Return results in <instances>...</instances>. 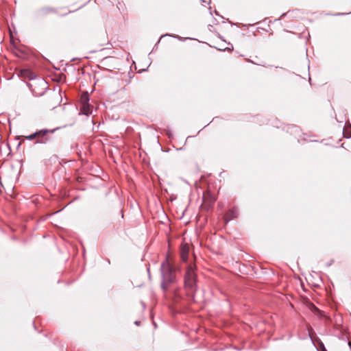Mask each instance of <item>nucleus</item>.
<instances>
[{
  "label": "nucleus",
  "instance_id": "1",
  "mask_svg": "<svg viewBox=\"0 0 351 351\" xmlns=\"http://www.w3.org/2000/svg\"><path fill=\"white\" fill-rule=\"evenodd\" d=\"M161 272L162 276L161 287L165 291L168 289L169 285L174 281L173 270L167 259L161 265Z\"/></svg>",
  "mask_w": 351,
  "mask_h": 351
},
{
  "label": "nucleus",
  "instance_id": "2",
  "mask_svg": "<svg viewBox=\"0 0 351 351\" xmlns=\"http://www.w3.org/2000/svg\"><path fill=\"white\" fill-rule=\"evenodd\" d=\"M185 285L189 288H193L195 285L196 275L194 270V267L190 265L186 271L184 278Z\"/></svg>",
  "mask_w": 351,
  "mask_h": 351
},
{
  "label": "nucleus",
  "instance_id": "3",
  "mask_svg": "<svg viewBox=\"0 0 351 351\" xmlns=\"http://www.w3.org/2000/svg\"><path fill=\"white\" fill-rule=\"evenodd\" d=\"M57 10L55 8L46 6L38 9L34 14L36 19H40L45 17L49 14L56 13Z\"/></svg>",
  "mask_w": 351,
  "mask_h": 351
},
{
  "label": "nucleus",
  "instance_id": "4",
  "mask_svg": "<svg viewBox=\"0 0 351 351\" xmlns=\"http://www.w3.org/2000/svg\"><path fill=\"white\" fill-rule=\"evenodd\" d=\"M57 129H53V130H48V129H43V130H40L39 131H36L28 136H24V138L25 139H27V140H33V139H35L36 138H40V137H43L44 136H45L47 133H53L55 130H56Z\"/></svg>",
  "mask_w": 351,
  "mask_h": 351
},
{
  "label": "nucleus",
  "instance_id": "5",
  "mask_svg": "<svg viewBox=\"0 0 351 351\" xmlns=\"http://www.w3.org/2000/svg\"><path fill=\"white\" fill-rule=\"evenodd\" d=\"M82 99H84L86 102L83 104L79 114H84V115L88 116L89 114H90L92 113V110L90 109V106L88 104V101L89 100L88 95L86 94L85 95H83Z\"/></svg>",
  "mask_w": 351,
  "mask_h": 351
},
{
  "label": "nucleus",
  "instance_id": "6",
  "mask_svg": "<svg viewBox=\"0 0 351 351\" xmlns=\"http://www.w3.org/2000/svg\"><path fill=\"white\" fill-rule=\"evenodd\" d=\"M60 95L56 93H52L48 96L47 106L49 108H55L58 104Z\"/></svg>",
  "mask_w": 351,
  "mask_h": 351
},
{
  "label": "nucleus",
  "instance_id": "7",
  "mask_svg": "<svg viewBox=\"0 0 351 351\" xmlns=\"http://www.w3.org/2000/svg\"><path fill=\"white\" fill-rule=\"evenodd\" d=\"M19 76L27 78L29 80H32L36 77V73L29 69H24L21 70Z\"/></svg>",
  "mask_w": 351,
  "mask_h": 351
},
{
  "label": "nucleus",
  "instance_id": "8",
  "mask_svg": "<svg viewBox=\"0 0 351 351\" xmlns=\"http://www.w3.org/2000/svg\"><path fill=\"white\" fill-rule=\"evenodd\" d=\"M238 215V210L236 208H233L230 210L225 215V220L226 221H228L235 217H237Z\"/></svg>",
  "mask_w": 351,
  "mask_h": 351
},
{
  "label": "nucleus",
  "instance_id": "9",
  "mask_svg": "<svg viewBox=\"0 0 351 351\" xmlns=\"http://www.w3.org/2000/svg\"><path fill=\"white\" fill-rule=\"evenodd\" d=\"M189 251V247L187 245H184L181 249V258L183 261H186L188 258V254Z\"/></svg>",
  "mask_w": 351,
  "mask_h": 351
},
{
  "label": "nucleus",
  "instance_id": "10",
  "mask_svg": "<svg viewBox=\"0 0 351 351\" xmlns=\"http://www.w3.org/2000/svg\"><path fill=\"white\" fill-rule=\"evenodd\" d=\"M171 36V37H173V38H178L179 40H181V37H180V36H178V35H172V34H165V35H162V36H161L160 38V39H159V40L157 42V43L154 45V48H153V49H152V51H154V50H156V49L158 48V44H159V43H160V39H161L162 37H165V36Z\"/></svg>",
  "mask_w": 351,
  "mask_h": 351
},
{
  "label": "nucleus",
  "instance_id": "11",
  "mask_svg": "<svg viewBox=\"0 0 351 351\" xmlns=\"http://www.w3.org/2000/svg\"><path fill=\"white\" fill-rule=\"evenodd\" d=\"M349 14H351V11L348 12V13L337 12V13H335V14H327V15H332V16H343V15Z\"/></svg>",
  "mask_w": 351,
  "mask_h": 351
},
{
  "label": "nucleus",
  "instance_id": "12",
  "mask_svg": "<svg viewBox=\"0 0 351 351\" xmlns=\"http://www.w3.org/2000/svg\"><path fill=\"white\" fill-rule=\"evenodd\" d=\"M304 137L303 138V139L304 141H308V139L307 138V137H308V136L306 134H304ZM309 141H316V140L309 139Z\"/></svg>",
  "mask_w": 351,
  "mask_h": 351
},
{
  "label": "nucleus",
  "instance_id": "13",
  "mask_svg": "<svg viewBox=\"0 0 351 351\" xmlns=\"http://www.w3.org/2000/svg\"><path fill=\"white\" fill-rule=\"evenodd\" d=\"M292 129H293V130H294V131H295V132L298 130V126H296V125H293V126H292Z\"/></svg>",
  "mask_w": 351,
  "mask_h": 351
},
{
  "label": "nucleus",
  "instance_id": "14",
  "mask_svg": "<svg viewBox=\"0 0 351 351\" xmlns=\"http://www.w3.org/2000/svg\"><path fill=\"white\" fill-rule=\"evenodd\" d=\"M11 44L13 45V47L16 49V50H18V49L16 48V47L15 46L14 42L12 40H11Z\"/></svg>",
  "mask_w": 351,
  "mask_h": 351
},
{
  "label": "nucleus",
  "instance_id": "15",
  "mask_svg": "<svg viewBox=\"0 0 351 351\" xmlns=\"http://www.w3.org/2000/svg\"><path fill=\"white\" fill-rule=\"evenodd\" d=\"M224 50H233V47L232 46V47H226Z\"/></svg>",
  "mask_w": 351,
  "mask_h": 351
},
{
  "label": "nucleus",
  "instance_id": "16",
  "mask_svg": "<svg viewBox=\"0 0 351 351\" xmlns=\"http://www.w3.org/2000/svg\"><path fill=\"white\" fill-rule=\"evenodd\" d=\"M21 144V142H18V143H17V145H16L17 148H19V147H20Z\"/></svg>",
  "mask_w": 351,
  "mask_h": 351
},
{
  "label": "nucleus",
  "instance_id": "17",
  "mask_svg": "<svg viewBox=\"0 0 351 351\" xmlns=\"http://www.w3.org/2000/svg\"><path fill=\"white\" fill-rule=\"evenodd\" d=\"M214 12H215L216 15L219 16V14L218 13V12L217 10H215Z\"/></svg>",
  "mask_w": 351,
  "mask_h": 351
},
{
  "label": "nucleus",
  "instance_id": "18",
  "mask_svg": "<svg viewBox=\"0 0 351 351\" xmlns=\"http://www.w3.org/2000/svg\"><path fill=\"white\" fill-rule=\"evenodd\" d=\"M36 143H44V141H39V140H38V141H36Z\"/></svg>",
  "mask_w": 351,
  "mask_h": 351
},
{
  "label": "nucleus",
  "instance_id": "19",
  "mask_svg": "<svg viewBox=\"0 0 351 351\" xmlns=\"http://www.w3.org/2000/svg\"><path fill=\"white\" fill-rule=\"evenodd\" d=\"M8 147H10L9 144L8 145ZM9 149H10V152H9V154H11L12 150H10V147H9Z\"/></svg>",
  "mask_w": 351,
  "mask_h": 351
},
{
  "label": "nucleus",
  "instance_id": "20",
  "mask_svg": "<svg viewBox=\"0 0 351 351\" xmlns=\"http://www.w3.org/2000/svg\"><path fill=\"white\" fill-rule=\"evenodd\" d=\"M135 324H136V325H138V322H137V321H136V322H135Z\"/></svg>",
  "mask_w": 351,
  "mask_h": 351
}]
</instances>
